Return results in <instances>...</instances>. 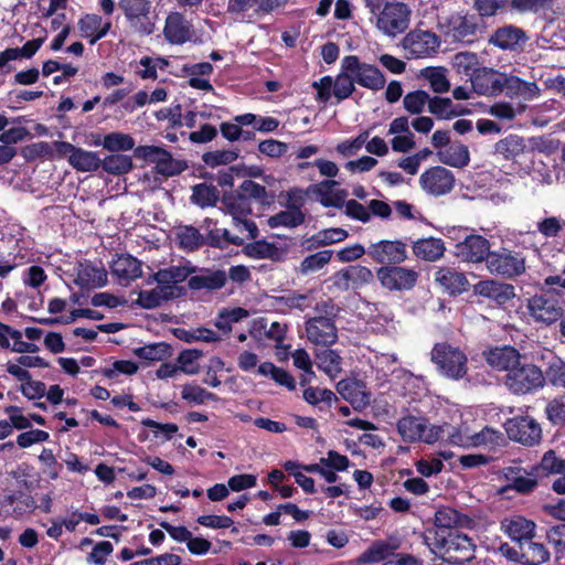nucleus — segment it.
<instances>
[{
  "instance_id": "51",
  "label": "nucleus",
  "mask_w": 565,
  "mask_h": 565,
  "mask_svg": "<svg viewBox=\"0 0 565 565\" xmlns=\"http://www.w3.org/2000/svg\"><path fill=\"white\" fill-rule=\"evenodd\" d=\"M100 166L108 173L124 174L132 169V159L126 154H110L100 160Z\"/></svg>"
},
{
  "instance_id": "4",
  "label": "nucleus",
  "mask_w": 565,
  "mask_h": 565,
  "mask_svg": "<svg viewBox=\"0 0 565 565\" xmlns=\"http://www.w3.org/2000/svg\"><path fill=\"white\" fill-rule=\"evenodd\" d=\"M431 361L439 373L451 380H460L467 374L466 354L447 343H438L431 350Z\"/></svg>"
},
{
  "instance_id": "37",
  "label": "nucleus",
  "mask_w": 565,
  "mask_h": 565,
  "mask_svg": "<svg viewBox=\"0 0 565 565\" xmlns=\"http://www.w3.org/2000/svg\"><path fill=\"white\" fill-rule=\"evenodd\" d=\"M437 157L441 163L454 168H463L470 161L468 147L460 142H454L445 149H440L437 151Z\"/></svg>"
},
{
  "instance_id": "21",
  "label": "nucleus",
  "mask_w": 565,
  "mask_h": 565,
  "mask_svg": "<svg viewBox=\"0 0 565 565\" xmlns=\"http://www.w3.org/2000/svg\"><path fill=\"white\" fill-rule=\"evenodd\" d=\"M73 281L81 288H100L107 284V271L102 266L88 262L78 263L71 274Z\"/></svg>"
},
{
  "instance_id": "25",
  "label": "nucleus",
  "mask_w": 565,
  "mask_h": 565,
  "mask_svg": "<svg viewBox=\"0 0 565 565\" xmlns=\"http://www.w3.org/2000/svg\"><path fill=\"white\" fill-rule=\"evenodd\" d=\"M476 294L504 305L515 297L514 287L495 280L479 281L475 286Z\"/></svg>"
},
{
  "instance_id": "49",
  "label": "nucleus",
  "mask_w": 565,
  "mask_h": 565,
  "mask_svg": "<svg viewBox=\"0 0 565 565\" xmlns=\"http://www.w3.org/2000/svg\"><path fill=\"white\" fill-rule=\"evenodd\" d=\"M95 146L102 145L108 151H127L131 150L135 147L134 138L124 132H110L106 135L103 139V142L98 141L94 142Z\"/></svg>"
},
{
  "instance_id": "56",
  "label": "nucleus",
  "mask_w": 565,
  "mask_h": 565,
  "mask_svg": "<svg viewBox=\"0 0 565 565\" xmlns=\"http://www.w3.org/2000/svg\"><path fill=\"white\" fill-rule=\"evenodd\" d=\"M291 358L294 365L303 372L300 377V383L305 385L311 382V380L315 377V372L312 370V361L309 353L305 349H297L291 354Z\"/></svg>"
},
{
  "instance_id": "8",
  "label": "nucleus",
  "mask_w": 565,
  "mask_h": 565,
  "mask_svg": "<svg viewBox=\"0 0 565 565\" xmlns=\"http://www.w3.org/2000/svg\"><path fill=\"white\" fill-rule=\"evenodd\" d=\"M119 7L136 33L149 35L153 32L154 23L150 19V0H119Z\"/></svg>"
},
{
  "instance_id": "29",
  "label": "nucleus",
  "mask_w": 565,
  "mask_h": 565,
  "mask_svg": "<svg viewBox=\"0 0 565 565\" xmlns=\"http://www.w3.org/2000/svg\"><path fill=\"white\" fill-rule=\"evenodd\" d=\"M437 530L451 531L454 527H472L473 521L450 507H441L435 513Z\"/></svg>"
},
{
  "instance_id": "12",
  "label": "nucleus",
  "mask_w": 565,
  "mask_h": 565,
  "mask_svg": "<svg viewBox=\"0 0 565 565\" xmlns=\"http://www.w3.org/2000/svg\"><path fill=\"white\" fill-rule=\"evenodd\" d=\"M193 269L188 266H171L169 268L157 271L152 277L160 289L164 292L168 300L181 297L184 295V287L181 285L190 275Z\"/></svg>"
},
{
  "instance_id": "24",
  "label": "nucleus",
  "mask_w": 565,
  "mask_h": 565,
  "mask_svg": "<svg viewBox=\"0 0 565 565\" xmlns=\"http://www.w3.org/2000/svg\"><path fill=\"white\" fill-rule=\"evenodd\" d=\"M110 270L121 285H128L142 274L140 262L130 255H121L114 259Z\"/></svg>"
},
{
  "instance_id": "20",
  "label": "nucleus",
  "mask_w": 565,
  "mask_h": 565,
  "mask_svg": "<svg viewBox=\"0 0 565 565\" xmlns=\"http://www.w3.org/2000/svg\"><path fill=\"white\" fill-rule=\"evenodd\" d=\"M505 74L492 68H479L471 76V86L478 95L492 96L504 90Z\"/></svg>"
},
{
  "instance_id": "3",
  "label": "nucleus",
  "mask_w": 565,
  "mask_h": 565,
  "mask_svg": "<svg viewBox=\"0 0 565 565\" xmlns=\"http://www.w3.org/2000/svg\"><path fill=\"white\" fill-rule=\"evenodd\" d=\"M224 204L227 213L232 216L233 224L244 237L231 236L230 232L225 228L215 230L213 235L222 233L226 242H231L235 245H241L244 238H255L258 234V228L256 224L248 218V215L252 213L250 201L239 193L238 195L225 198Z\"/></svg>"
},
{
  "instance_id": "35",
  "label": "nucleus",
  "mask_w": 565,
  "mask_h": 565,
  "mask_svg": "<svg viewBox=\"0 0 565 565\" xmlns=\"http://www.w3.org/2000/svg\"><path fill=\"white\" fill-rule=\"evenodd\" d=\"M226 274L222 270H200L199 274L191 276L189 287L194 290L200 289H220L225 285Z\"/></svg>"
},
{
  "instance_id": "34",
  "label": "nucleus",
  "mask_w": 565,
  "mask_h": 565,
  "mask_svg": "<svg viewBox=\"0 0 565 565\" xmlns=\"http://www.w3.org/2000/svg\"><path fill=\"white\" fill-rule=\"evenodd\" d=\"M445 243L440 238L427 237L417 239L413 244L414 255L426 262H436L445 254Z\"/></svg>"
},
{
  "instance_id": "47",
  "label": "nucleus",
  "mask_w": 565,
  "mask_h": 565,
  "mask_svg": "<svg viewBox=\"0 0 565 565\" xmlns=\"http://www.w3.org/2000/svg\"><path fill=\"white\" fill-rule=\"evenodd\" d=\"M303 220L305 215L301 210L298 207H291L270 216L267 222L271 228L279 226L291 228L300 225Z\"/></svg>"
},
{
  "instance_id": "22",
  "label": "nucleus",
  "mask_w": 565,
  "mask_h": 565,
  "mask_svg": "<svg viewBox=\"0 0 565 565\" xmlns=\"http://www.w3.org/2000/svg\"><path fill=\"white\" fill-rule=\"evenodd\" d=\"M163 35L170 44H184L193 35L192 24L180 12H171L166 18Z\"/></svg>"
},
{
  "instance_id": "26",
  "label": "nucleus",
  "mask_w": 565,
  "mask_h": 565,
  "mask_svg": "<svg viewBox=\"0 0 565 565\" xmlns=\"http://www.w3.org/2000/svg\"><path fill=\"white\" fill-rule=\"evenodd\" d=\"M337 390L355 409H363L370 403V394L359 381L342 380L338 383Z\"/></svg>"
},
{
  "instance_id": "1",
  "label": "nucleus",
  "mask_w": 565,
  "mask_h": 565,
  "mask_svg": "<svg viewBox=\"0 0 565 565\" xmlns=\"http://www.w3.org/2000/svg\"><path fill=\"white\" fill-rule=\"evenodd\" d=\"M430 551L448 563L459 564L473 555V544L466 534L457 531L436 530L427 537Z\"/></svg>"
},
{
  "instance_id": "19",
  "label": "nucleus",
  "mask_w": 565,
  "mask_h": 565,
  "mask_svg": "<svg viewBox=\"0 0 565 565\" xmlns=\"http://www.w3.org/2000/svg\"><path fill=\"white\" fill-rule=\"evenodd\" d=\"M367 255L381 264H401L407 258V249L401 241H380L369 246Z\"/></svg>"
},
{
  "instance_id": "42",
  "label": "nucleus",
  "mask_w": 565,
  "mask_h": 565,
  "mask_svg": "<svg viewBox=\"0 0 565 565\" xmlns=\"http://www.w3.org/2000/svg\"><path fill=\"white\" fill-rule=\"evenodd\" d=\"M316 364L329 377H337L342 370V359L334 351L330 349L321 350L316 353Z\"/></svg>"
},
{
  "instance_id": "36",
  "label": "nucleus",
  "mask_w": 565,
  "mask_h": 565,
  "mask_svg": "<svg viewBox=\"0 0 565 565\" xmlns=\"http://www.w3.org/2000/svg\"><path fill=\"white\" fill-rule=\"evenodd\" d=\"M348 237V232L340 227H331L319 231L302 242L306 249H316L331 244L343 242Z\"/></svg>"
},
{
  "instance_id": "62",
  "label": "nucleus",
  "mask_w": 565,
  "mask_h": 565,
  "mask_svg": "<svg viewBox=\"0 0 565 565\" xmlns=\"http://www.w3.org/2000/svg\"><path fill=\"white\" fill-rule=\"evenodd\" d=\"M164 292L162 289L156 285V287L151 289H145L140 290L138 292L137 303L146 309H152L158 306H160L163 301H167L168 299L164 296Z\"/></svg>"
},
{
  "instance_id": "54",
  "label": "nucleus",
  "mask_w": 565,
  "mask_h": 565,
  "mask_svg": "<svg viewBox=\"0 0 565 565\" xmlns=\"http://www.w3.org/2000/svg\"><path fill=\"white\" fill-rule=\"evenodd\" d=\"M502 434L489 426H484L481 430L475 431L472 437V448L495 447L502 443Z\"/></svg>"
},
{
  "instance_id": "57",
  "label": "nucleus",
  "mask_w": 565,
  "mask_h": 565,
  "mask_svg": "<svg viewBox=\"0 0 565 565\" xmlns=\"http://www.w3.org/2000/svg\"><path fill=\"white\" fill-rule=\"evenodd\" d=\"M430 97L424 90L407 93L403 99L404 108L414 115L422 114L426 106L429 107Z\"/></svg>"
},
{
  "instance_id": "64",
  "label": "nucleus",
  "mask_w": 565,
  "mask_h": 565,
  "mask_svg": "<svg viewBox=\"0 0 565 565\" xmlns=\"http://www.w3.org/2000/svg\"><path fill=\"white\" fill-rule=\"evenodd\" d=\"M537 469L546 475L565 473V458H559L554 450H548L544 454Z\"/></svg>"
},
{
  "instance_id": "30",
  "label": "nucleus",
  "mask_w": 565,
  "mask_h": 565,
  "mask_svg": "<svg viewBox=\"0 0 565 565\" xmlns=\"http://www.w3.org/2000/svg\"><path fill=\"white\" fill-rule=\"evenodd\" d=\"M441 438L446 437V443L461 448H472V437L475 430L466 423L462 422L459 425H450L444 423L440 425Z\"/></svg>"
},
{
  "instance_id": "52",
  "label": "nucleus",
  "mask_w": 565,
  "mask_h": 565,
  "mask_svg": "<svg viewBox=\"0 0 565 565\" xmlns=\"http://www.w3.org/2000/svg\"><path fill=\"white\" fill-rule=\"evenodd\" d=\"M202 356V352L199 350H183L179 353L177 358V365L180 370V373H184L186 375H194L199 372V360Z\"/></svg>"
},
{
  "instance_id": "44",
  "label": "nucleus",
  "mask_w": 565,
  "mask_h": 565,
  "mask_svg": "<svg viewBox=\"0 0 565 565\" xmlns=\"http://www.w3.org/2000/svg\"><path fill=\"white\" fill-rule=\"evenodd\" d=\"M68 163L77 171L92 172L100 167V159L93 151L77 148V150L71 154Z\"/></svg>"
},
{
  "instance_id": "50",
  "label": "nucleus",
  "mask_w": 565,
  "mask_h": 565,
  "mask_svg": "<svg viewBox=\"0 0 565 565\" xmlns=\"http://www.w3.org/2000/svg\"><path fill=\"white\" fill-rule=\"evenodd\" d=\"M422 77L429 83L435 93H446L450 88L447 71L444 67H427L422 71Z\"/></svg>"
},
{
  "instance_id": "2",
  "label": "nucleus",
  "mask_w": 565,
  "mask_h": 565,
  "mask_svg": "<svg viewBox=\"0 0 565 565\" xmlns=\"http://www.w3.org/2000/svg\"><path fill=\"white\" fill-rule=\"evenodd\" d=\"M446 236L457 242L454 249L457 258L472 264L487 262L490 255V243L486 237L467 227H449Z\"/></svg>"
},
{
  "instance_id": "13",
  "label": "nucleus",
  "mask_w": 565,
  "mask_h": 565,
  "mask_svg": "<svg viewBox=\"0 0 565 565\" xmlns=\"http://www.w3.org/2000/svg\"><path fill=\"white\" fill-rule=\"evenodd\" d=\"M342 68L348 70L349 74L353 76L354 83L363 87L374 90L384 87L385 78L383 74L376 67L361 63L356 56L344 57Z\"/></svg>"
},
{
  "instance_id": "60",
  "label": "nucleus",
  "mask_w": 565,
  "mask_h": 565,
  "mask_svg": "<svg viewBox=\"0 0 565 565\" xmlns=\"http://www.w3.org/2000/svg\"><path fill=\"white\" fill-rule=\"evenodd\" d=\"M331 257V250H321L307 256L300 264L301 274L307 275L320 270L330 262Z\"/></svg>"
},
{
  "instance_id": "55",
  "label": "nucleus",
  "mask_w": 565,
  "mask_h": 565,
  "mask_svg": "<svg viewBox=\"0 0 565 565\" xmlns=\"http://www.w3.org/2000/svg\"><path fill=\"white\" fill-rule=\"evenodd\" d=\"M217 199L218 191L213 185L198 184L193 188L191 200L201 207L214 205Z\"/></svg>"
},
{
  "instance_id": "46",
  "label": "nucleus",
  "mask_w": 565,
  "mask_h": 565,
  "mask_svg": "<svg viewBox=\"0 0 565 565\" xmlns=\"http://www.w3.org/2000/svg\"><path fill=\"white\" fill-rule=\"evenodd\" d=\"M525 150L523 138L510 135L495 143V152L508 160H515Z\"/></svg>"
},
{
  "instance_id": "39",
  "label": "nucleus",
  "mask_w": 565,
  "mask_h": 565,
  "mask_svg": "<svg viewBox=\"0 0 565 565\" xmlns=\"http://www.w3.org/2000/svg\"><path fill=\"white\" fill-rule=\"evenodd\" d=\"M338 182L333 180H324L320 182L315 192L319 195V202L326 207H342L348 195L345 190L338 189L331 191L332 186Z\"/></svg>"
},
{
  "instance_id": "16",
  "label": "nucleus",
  "mask_w": 565,
  "mask_h": 565,
  "mask_svg": "<svg viewBox=\"0 0 565 565\" xmlns=\"http://www.w3.org/2000/svg\"><path fill=\"white\" fill-rule=\"evenodd\" d=\"M402 45L408 57L424 58L437 51L439 40L430 31L413 30L403 39Z\"/></svg>"
},
{
  "instance_id": "53",
  "label": "nucleus",
  "mask_w": 565,
  "mask_h": 565,
  "mask_svg": "<svg viewBox=\"0 0 565 565\" xmlns=\"http://www.w3.org/2000/svg\"><path fill=\"white\" fill-rule=\"evenodd\" d=\"M179 245L185 250H193L202 244V235L193 226H179L175 230Z\"/></svg>"
},
{
  "instance_id": "17",
  "label": "nucleus",
  "mask_w": 565,
  "mask_h": 565,
  "mask_svg": "<svg viewBox=\"0 0 565 565\" xmlns=\"http://www.w3.org/2000/svg\"><path fill=\"white\" fill-rule=\"evenodd\" d=\"M422 189L433 195L449 193L455 185V177L444 167H433L422 173L419 178Z\"/></svg>"
},
{
  "instance_id": "7",
  "label": "nucleus",
  "mask_w": 565,
  "mask_h": 565,
  "mask_svg": "<svg viewBox=\"0 0 565 565\" xmlns=\"http://www.w3.org/2000/svg\"><path fill=\"white\" fill-rule=\"evenodd\" d=\"M411 10L402 2L386 3L376 18V28L387 36L403 33L409 24Z\"/></svg>"
},
{
  "instance_id": "23",
  "label": "nucleus",
  "mask_w": 565,
  "mask_h": 565,
  "mask_svg": "<svg viewBox=\"0 0 565 565\" xmlns=\"http://www.w3.org/2000/svg\"><path fill=\"white\" fill-rule=\"evenodd\" d=\"M501 530L511 540L522 544L532 539L535 530V523L521 515H513L501 522Z\"/></svg>"
},
{
  "instance_id": "15",
  "label": "nucleus",
  "mask_w": 565,
  "mask_h": 565,
  "mask_svg": "<svg viewBox=\"0 0 565 565\" xmlns=\"http://www.w3.org/2000/svg\"><path fill=\"white\" fill-rule=\"evenodd\" d=\"M376 277L388 290L404 291L412 289L418 279V273L412 268L383 266L377 269Z\"/></svg>"
},
{
  "instance_id": "31",
  "label": "nucleus",
  "mask_w": 565,
  "mask_h": 565,
  "mask_svg": "<svg viewBox=\"0 0 565 565\" xmlns=\"http://www.w3.org/2000/svg\"><path fill=\"white\" fill-rule=\"evenodd\" d=\"M435 281L448 294H461L468 289L469 282L466 276L452 268H439L435 273Z\"/></svg>"
},
{
  "instance_id": "32",
  "label": "nucleus",
  "mask_w": 565,
  "mask_h": 565,
  "mask_svg": "<svg viewBox=\"0 0 565 565\" xmlns=\"http://www.w3.org/2000/svg\"><path fill=\"white\" fill-rule=\"evenodd\" d=\"M526 41L525 33L513 25H505L498 29L491 36L490 42L502 50H515Z\"/></svg>"
},
{
  "instance_id": "27",
  "label": "nucleus",
  "mask_w": 565,
  "mask_h": 565,
  "mask_svg": "<svg viewBox=\"0 0 565 565\" xmlns=\"http://www.w3.org/2000/svg\"><path fill=\"white\" fill-rule=\"evenodd\" d=\"M109 20H104L100 15L92 13L85 14L78 21L81 35L88 39L90 44H95L98 40L106 36L110 30Z\"/></svg>"
},
{
  "instance_id": "33",
  "label": "nucleus",
  "mask_w": 565,
  "mask_h": 565,
  "mask_svg": "<svg viewBox=\"0 0 565 565\" xmlns=\"http://www.w3.org/2000/svg\"><path fill=\"white\" fill-rule=\"evenodd\" d=\"M440 28L454 41H468L475 33V24L460 14L451 15L445 22H440Z\"/></svg>"
},
{
  "instance_id": "43",
  "label": "nucleus",
  "mask_w": 565,
  "mask_h": 565,
  "mask_svg": "<svg viewBox=\"0 0 565 565\" xmlns=\"http://www.w3.org/2000/svg\"><path fill=\"white\" fill-rule=\"evenodd\" d=\"M428 110L440 119H450L467 113L466 108L454 105L450 98L441 97L430 98Z\"/></svg>"
},
{
  "instance_id": "18",
  "label": "nucleus",
  "mask_w": 565,
  "mask_h": 565,
  "mask_svg": "<svg viewBox=\"0 0 565 565\" xmlns=\"http://www.w3.org/2000/svg\"><path fill=\"white\" fill-rule=\"evenodd\" d=\"M306 335L316 345L330 347L338 340V331L332 319L322 316L307 320Z\"/></svg>"
},
{
  "instance_id": "48",
  "label": "nucleus",
  "mask_w": 565,
  "mask_h": 565,
  "mask_svg": "<svg viewBox=\"0 0 565 565\" xmlns=\"http://www.w3.org/2000/svg\"><path fill=\"white\" fill-rule=\"evenodd\" d=\"M504 475L509 480V488L515 489L519 492H530L536 486V480L525 471L510 467L505 469Z\"/></svg>"
},
{
  "instance_id": "45",
  "label": "nucleus",
  "mask_w": 565,
  "mask_h": 565,
  "mask_svg": "<svg viewBox=\"0 0 565 565\" xmlns=\"http://www.w3.org/2000/svg\"><path fill=\"white\" fill-rule=\"evenodd\" d=\"M134 354L147 361L159 362L170 358L172 351L169 344L157 342L134 349Z\"/></svg>"
},
{
  "instance_id": "61",
  "label": "nucleus",
  "mask_w": 565,
  "mask_h": 565,
  "mask_svg": "<svg viewBox=\"0 0 565 565\" xmlns=\"http://www.w3.org/2000/svg\"><path fill=\"white\" fill-rule=\"evenodd\" d=\"M259 0H228L227 11L237 19L257 14Z\"/></svg>"
},
{
  "instance_id": "59",
  "label": "nucleus",
  "mask_w": 565,
  "mask_h": 565,
  "mask_svg": "<svg viewBox=\"0 0 565 565\" xmlns=\"http://www.w3.org/2000/svg\"><path fill=\"white\" fill-rule=\"evenodd\" d=\"M181 397L188 403L200 405L213 399L215 395L195 383H188L181 387Z\"/></svg>"
},
{
  "instance_id": "10",
  "label": "nucleus",
  "mask_w": 565,
  "mask_h": 565,
  "mask_svg": "<svg viewBox=\"0 0 565 565\" xmlns=\"http://www.w3.org/2000/svg\"><path fill=\"white\" fill-rule=\"evenodd\" d=\"M136 156L143 159L147 164L153 166L154 170L163 177L178 174L184 169L182 162L174 160L172 156L161 147H138L136 149Z\"/></svg>"
},
{
  "instance_id": "11",
  "label": "nucleus",
  "mask_w": 565,
  "mask_h": 565,
  "mask_svg": "<svg viewBox=\"0 0 565 565\" xmlns=\"http://www.w3.org/2000/svg\"><path fill=\"white\" fill-rule=\"evenodd\" d=\"M526 311L534 322L543 326H551L563 316L558 301L544 294L527 299Z\"/></svg>"
},
{
  "instance_id": "28",
  "label": "nucleus",
  "mask_w": 565,
  "mask_h": 565,
  "mask_svg": "<svg viewBox=\"0 0 565 565\" xmlns=\"http://www.w3.org/2000/svg\"><path fill=\"white\" fill-rule=\"evenodd\" d=\"M487 362L494 369L510 373L520 363V353L512 347H498L486 353Z\"/></svg>"
},
{
  "instance_id": "14",
  "label": "nucleus",
  "mask_w": 565,
  "mask_h": 565,
  "mask_svg": "<svg viewBox=\"0 0 565 565\" xmlns=\"http://www.w3.org/2000/svg\"><path fill=\"white\" fill-rule=\"evenodd\" d=\"M487 268L492 274L511 278L525 270V260L518 253L502 248L490 252Z\"/></svg>"
},
{
  "instance_id": "41",
  "label": "nucleus",
  "mask_w": 565,
  "mask_h": 565,
  "mask_svg": "<svg viewBox=\"0 0 565 565\" xmlns=\"http://www.w3.org/2000/svg\"><path fill=\"white\" fill-rule=\"evenodd\" d=\"M520 548L521 564L524 565H541L550 557V554L543 544L532 542L531 540L520 544Z\"/></svg>"
},
{
  "instance_id": "58",
  "label": "nucleus",
  "mask_w": 565,
  "mask_h": 565,
  "mask_svg": "<svg viewBox=\"0 0 565 565\" xmlns=\"http://www.w3.org/2000/svg\"><path fill=\"white\" fill-rule=\"evenodd\" d=\"M369 137H370V131L363 130L355 138L345 139L341 142H339L335 147V150L340 156H342L344 158L352 157V156L356 154L362 149L364 143L367 141Z\"/></svg>"
},
{
  "instance_id": "63",
  "label": "nucleus",
  "mask_w": 565,
  "mask_h": 565,
  "mask_svg": "<svg viewBox=\"0 0 565 565\" xmlns=\"http://www.w3.org/2000/svg\"><path fill=\"white\" fill-rule=\"evenodd\" d=\"M479 60L476 53L460 52L454 56L455 68L466 75H473L479 68Z\"/></svg>"
},
{
  "instance_id": "38",
  "label": "nucleus",
  "mask_w": 565,
  "mask_h": 565,
  "mask_svg": "<svg viewBox=\"0 0 565 565\" xmlns=\"http://www.w3.org/2000/svg\"><path fill=\"white\" fill-rule=\"evenodd\" d=\"M504 90L511 97L520 96L525 100H532L540 96V88L534 82H525L516 76L507 74Z\"/></svg>"
},
{
  "instance_id": "5",
  "label": "nucleus",
  "mask_w": 565,
  "mask_h": 565,
  "mask_svg": "<svg viewBox=\"0 0 565 565\" xmlns=\"http://www.w3.org/2000/svg\"><path fill=\"white\" fill-rule=\"evenodd\" d=\"M397 431L406 443H425L431 445L441 439L440 425H434L423 417H402L397 422Z\"/></svg>"
},
{
  "instance_id": "40",
  "label": "nucleus",
  "mask_w": 565,
  "mask_h": 565,
  "mask_svg": "<svg viewBox=\"0 0 565 565\" xmlns=\"http://www.w3.org/2000/svg\"><path fill=\"white\" fill-rule=\"evenodd\" d=\"M398 545L393 541H376L369 546L358 558V563H377L397 550Z\"/></svg>"
},
{
  "instance_id": "9",
  "label": "nucleus",
  "mask_w": 565,
  "mask_h": 565,
  "mask_svg": "<svg viewBox=\"0 0 565 565\" xmlns=\"http://www.w3.org/2000/svg\"><path fill=\"white\" fill-rule=\"evenodd\" d=\"M510 439L525 446H534L541 441L542 429L540 424L529 415L514 416L504 424Z\"/></svg>"
},
{
  "instance_id": "6",
  "label": "nucleus",
  "mask_w": 565,
  "mask_h": 565,
  "mask_svg": "<svg viewBox=\"0 0 565 565\" xmlns=\"http://www.w3.org/2000/svg\"><path fill=\"white\" fill-rule=\"evenodd\" d=\"M543 372L533 364H520L507 373L505 385L514 394H529L544 385Z\"/></svg>"
}]
</instances>
